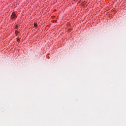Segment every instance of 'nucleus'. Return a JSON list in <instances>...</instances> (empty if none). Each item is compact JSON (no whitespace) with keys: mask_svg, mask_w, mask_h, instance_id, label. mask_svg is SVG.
Segmentation results:
<instances>
[{"mask_svg":"<svg viewBox=\"0 0 126 126\" xmlns=\"http://www.w3.org/2000/svg\"><path fill=\"white\" fill-rule=\"evenodd\" d=\"M18 33H19V32L18 31L15 32V34H18Z\"/></svg>","mask_w":126,"mask_h":126,"instance_id":"obj_2","label":"nucleus"},{"mask_svg":"<svg viewBox=\"0 0 126 126\" xmlns=\"http://www.w3.org/2000/svg\"><path fill=\"white\" fill-rule=\"evenodd\" d=\"M34 27H37V24L34 23Z\"/></svg>","mask_w":126,"mask_h":126,"instance_id":"obj_3","label":"nucleus"},{"mask_svg":"<svg viewBox=\"0 0 126 126\" xmlns=\"http://www.w3.org/2000/svg\"><path fill=\"white\" fill-rule=\"evenodd\" d=\"M16 28H17V26H16Z\"/></svg>","mask_w":126,"mask_h":126,"instance_id":"obj_5","label":"nucleus"},{"mask_svg":"<svg viewBox=\"0 0 126 126\" xmlns=\"http://www.w3.org/2000/svg\"><path fill=\"white\" fill-rule=\"evenodd\" d=\"M20 41V39L19 38H18V39H17V41H18V42H19Z\"/></svg>","mask_w":126,"mask_h":126,"instance_id":"obj_4","label":"nucleus"},{"mask_svg":"<svg viewBox=\"0 0 126 126\" xmlns=\"http://www.w3.org/2000/svg\"><path fill=\"white\" fill-rule=\"evenodd\" d=\"M17 17V16H16V14H15V13L14 12H13L12 15H11V19H16Z\"/></svg>","mask_w":126,"mask_h":126,"instance_id":"obj_1","label":"nucleus"}]
</instances>
